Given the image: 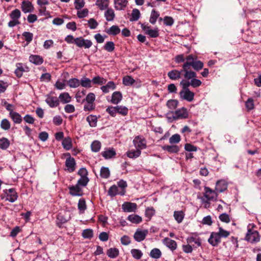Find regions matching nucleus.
Segmentation results:
<instances>
[{"instance_id": "nucleus-4", "label": "nucleus", "mask_w": 261, "mask_h": 261, "mask_svg": "<svg viewBox=\"0 0 261 261\" xmlns=\"http://www.w3.org/2000/svg\"><path fill=\"white\" fill-rule=\"evenodd\" d=\"M172 117L174 120L186 119L189 116L187 110L184 107L177 110L175 112H172Z\"/></svg>"}, {"instance_id": "nucleus-47", "label": "nucleus", "mask_w": 261, "mask_h": 261, "mask_svg": "<svg viewBox=\"0 0 261 261\" xmlns=\"http://www.w3.org/2000/svg\"><path fill=\"white\" fill-rule=\"evenodd\" d=\"M77 207L81 213H84L85 211L87 208L86 201L84 199L81 198L79 200Z\"/></svg>"}, {"instance_id": "nucleus-17", "label": "nucleus", "mask_w": 261, "mask_h": 261, "mask_svg": "<svg viewBox=\"0 0 261 261\" xmlns=\"http://www.w3.org/2000/svg\"><path fill=\"white\" fill-rule=\"evenodd\" d=\"M69 193L74 196H81L83 193L81 188L77 185L69 187Z\"/></svg>"}, {"instance_id": "nucleus-44", "label": "nucleus", "mask_w": 261, "mask_h": 261, "mask_svg": "<svg viewBox=\"0 0 261 261\" xmlns=\"http://www.w3.org/2000/svg\"><path fill=\"white\" fill-rule=\"evenodd\" d=\"M89 124L91 127H95L97 124V119L95 115H89L86 118Z\"/></svg>"}, {"instance_id": "nucleus-56", "label": "nucleus", "mask_w": 261, "mask_h": 261, "mask_svg": "<svg viewBox=\"0 0 261 261\" xmlns=\"http://www.w3.org/2000/svg\"><path fill=\"white\" fill-rule=\"evenodd\" d=\"M91 149L94 152H98L101 147V143L98 141H94L91 145Z\"/></svg>"}, {"instance_id": "nucleus-30", "label": "nucleus", "mask_w": 261, "mask_h": 261, "mask_svg": "<svg viewBox=\"0 0 261 261\" xmlns=\"http://www.w3.org/2000/svg\"><path fill=\"white\" fill-rule=\"evenodd\" d=\"M29 61L35 65H40L43 63V59L39 55H32L29 57Z\"/></svg>"}, {"instance_id": "nucleus-41", "label": "nucleus", "mask_w": 261, "mask_h": 261, "mask_svg": "<svg viewBox=\"0 0 261 261\" xmlns=\"http://www.w3.org/2000/svg\"><path fill=\"white\" fill-rule=\"evenodd\" d=\"M106 32L108 34L110 35L115 36L120 33V29L117 25H114L110 28Z\"/></svg>"}, {"instance_id": "nucleus-50", "label": "nucleus", "mask_w": 261, "mask_h": 261, "mask_svg": "<svg viewBox=\"0 0 261 261\" xmlns=\"http://www.w3.org/2000/svg\"><path fill=\"white\" fill-rule=\"evenodd\" d=\"M122 82L125 86H131L135 82V80L130 76L126 75L123 78Z\"/></svg>"}, {"instance_id": "nucleus-59", "label": "nucleus", "mask_w": 261, "mask_h": 261, "mask_svg": "<svg viewBox=\"0 0 261 261\" xmlns=\"http://www.w3.org/2000/svg\"><path fill=\"white\" fill-rule=\"evenodd\" d=\"M180 140L181 138L179 135L177 134H174L169 138V143L170 144H176L179 143Z\"/></svg>"}, {"instance_id": "nucleus-40", "label": "nucleus", "mask_w": 261, "mask_h": 261, "mask_svg": "<svg viewBox=\"0 0 261 261\" xmlns=\"http://www.w3.org/2000/svg\"><path fill=\"white\" fill-rule=\"evenodd\" d=\"M62 146L64 149L69 150L72 147L71 139L69 137L64 138L62 143Z\"/></svg>"}, {"instance_id": "nucleus-37", "label": "nucleus", "mask_w": 261, "mask_h": 261, "mask_svg": "<svg viewBox=\"0 0 261 261\" xmlns=\"http://www.w3.org/2000/svg\"><path fill=\"white\" fill-rule=\"evenodd\" d=\"M92 85H103L107 82V80L99 75L94 76L92 79Z\"/></svg>"}, {"instance_id": "nucleus-38", "label": "nucleus", "mask_w": 261, "mask_h": 261, "mask_svg": "<svg viewBox=\"0 0 261 261\" xmlns=\"http://www.w3.org/2000/svg\"><path fill=\"white\" fill-rule=\"evenodd\" d=\"M119 250L116 248H111L107 251V255L111 258H115L119 255Z\"/></svg>"}, {"instance_id": "nucleus-3", "label": "nucleus", "mask_w": 261, "mask_h": 261, "mask_svg": "<svg viewBox=\"0 0 261 261\" xmlns=\"http://www.w3.org/2000/svg\"><path fill=\"white\" fill-rule=\"evenodd\" d=\"M2 199H5L6 201L14 202L17 198L18 195L14 189H6L4 191V195L1 196Z\"/></svg>"}, {"instance_id": "nucleus-61", "label": "nucleus", "mask_w": 261, "mask_h": 261, "mask_svg": "<svg viewBox=\"0 0 261 261\" xmlns=\"http://www.w3.org/2000/svg\"><path fill=\"white\" fill-rule=\"evenodd\" d=\"M1 126L4 130H8L11 126L10 123L7 119H3L1 121Z\"/></svg>"}, {"instance_id": "nucleus-27", "label": "nucleus", "mask_w": 261, "mask_h": 261, "mask_svg": "<svg viewBox=\"0 0 261 261\" xmlns=\"http://www.w3.org/2000/svg\"><path fill=\"white\" fill-rule=\"evenodd\" d=\"M101 154L105 159H110L116 155V151L114 148H110L102 152Z\"/></svg>"}, {"instance_id": "nucleus-1", "label": "nucleus", "mask_w": 261, "mask_h": 261, "mask_svg": "<svg viewBox=\"0 0 261 261\" xmlns=\"http://www.w3.org/2000/svg\"><path fill=\"white\" fill-rule=\"evenodd\" d=\"M10 17L11 19L8 24V25L10 28H13L16 25L20 23L19 19L21 16V12L18 9H15L13 10L9 14Z\"/></svg>"}, {"instance_id": "nucleus-33", "label": "nucleus", "mask_w": 261, "mask_h": 261, "mask_svg": "<svg viewBox=\"0 0 261 261\" xmlns=\"http://www.w3.org/2000/svg\"><path fill=\"white\" fill-rule=\"evenodd\" d=\"M122 98V95L120 92H114L112 95L111 102L113 104H117L121 100Z\"/></svg>"}, {"instance_id": "nucleus-29", "label": "nucleus", "mask_w": 261, "mask_h": 261, "mask_svg": "<svg viewBox=\"0 0 261 261\" xmlns=\"http://www.w3.org/2000/svg\"><path fill=\"white\" fill-rule=\"evenodd\" d=\"M10 116L15 123H20L22 120L21 115L17 112L11 111L10 112Z\"/></svg>"}, {"instance_id": "nucleus-13", "label": "nucleus", "mask_w": 261, "mask_h": 261, "mask_svg": "<svg viewBox=\"0 0 261 261\" xmlns=\"http://www.w3.org/2000/svg\"><path fill=\"white\" fill-rule=\"evenodd\" d=\"M194 93L189 89L182 90L180 92L181 98L188 101H192L194 99Z\"/></svg>"}, {"instance_id": "nucleus-52", "label": "nucleus", "mask_w": 261, "mask_h": 261, "mask_svg": "<svg viewBox=\"0 0 261 261\" xmlns=\"http://www.w3.org/2000/svg\"><path fill=\"white\" fill-rule=\"evenodd\" d=\"M103 48L108 52H112L115 49V44L112 41H108L103 46Z\"/></svg>"}, {"instance_id": "nucleus-64", "label": "nucleus", "mask_w": 261, "mask_h": 261, "mask_svg": "<svg viewBox=\"0 0 261 261\" xmlns=\"http://www.w3.org/2000/svg\"><path fill=\"white\" fill-rule=\"evenodd\" d=\"M88 23L89 27L91 29H96L98 25L97 21L94 18H90L88 21Z\"/></svg>"}, {"instance_id": "nucleus-39", "label": "nucleus", "mask_w": 261, "mask_h": 261, "mask_svg": "<svg viewBox=\"0 0 261 261\" xmlns=\"http://www.w3.org/2000/svg\"><path fill=\"white\" fill-rule=\"evenodd\" d=\"M173 216L176 222L178 223H180L184 218L185 214L182 211H175Z\"/></svg>"}, {"instance_id": "nucleus-21", "label": "nucleus", "mask_w": 261, "mask_h": 261, "mask_svg": "<svg viewBox=\"0 0 261 261\" xmlns=\"http://www.w3.org/2000/svg\"><path fill=\"white\" fill-rule=\"evenodd\" d=\"M182 75L181 69L178 70L176 69H173L168 72V76L170 79L172 80H176L181 77Z\"/></svg>"}, {"instance_id": "nucleus-25", "label": "nucleus", "mask_w": 261, "mask_h": 261, "mask_svg": "<svg viewBox=\"0 0 261 261\" xmlns=\"http://www.w3.org/2000/svg\"><path fill=\"white\" fill-rule=\"evenodd\" d=\"M116 87V85L114 82L110 81L105 86H101L100 89L103 93H107L109 92L110 90L115 89Z\"/></svg>"}, {"instance_id": "nucleus-7", "label": "nucleus", "mask_w": 261, "mask_h": 261, "mask_svg": "<svg viewBox=\"0 0 261 261\" xmlns=\"http://www.w3.org/2000/svg\"><path fill=\"white\" fill-rule=\"evenodd\" d=\"M76 41V45L79 47L89 48L92 45V42L91 40L84 39L82 37H77Z\"/></svg>"}, {"instance_id": "nucleus-5", "label": "nucleus", "mask_w": 261, "mask_h": 261, "mask_svg": "<svg viewBox=\"0 0 261 261\" xmlns=\"http://www.w3.org/2000/svg\"><path fill=\"white\" fill-rule=\"evenodd\" d=\"M71 218L69 212H64L63 214L60 213L57 218V225L61 227L62 225L68 222Z\"/></svg>"}, {"instance_id": "nucleus-58", "label": "nucleus", "mask_w": 261, "mask_h": 261, "mask_svg": "<svg viewBox=\"0 0 261 261\" xmlns=\"http://www.w3.org/2000/svg\"><path fill=\"white\" fill-rule=\"evenodd\" d=\"M116 108L117 113L123 116H125L128 113V109L124 106H117Z\"/></svg>"}, {"instance_id": "nucleus-46", "label": "nucleus", "mask_w": 261, "mask_h": 261, "mask_svg": "<svg viewBox=\"0 0 261 261\" xmlns=\"http://www.w3.org/2000/svg\"><path fill=\"white\" fill-rule=\"evenodd\" d=\"M130 253L133 257L136 259H140L143 256L142 252L139 249H133Z\"/></svg>"}, {"instance_id": "nucleus-16", "label": "nucleus", "mask_w": 261, "mask_h": 261, "mask_svg": "<svg viewBox=\"0 0 261 261\" xmlns=\"http://www.w3.org/2000/svg\"><path fill=\"white\" fill-rule=\"evenodd\" d=\"M221 238L217 232H213L211 233L210 238L208 240V243L213 246H217L220 242Z\"/></svg>"}, {"instance_id": "nucleus-32", "label": "nucleus", "mask_w": 261, "mask_h": 261, "mask_svg": "<svg viewBox=\"0 0 261 261\" xmlns=\"http://www.w3.org/2000/svg\"><path fill=\"white\" fill-rule=\"evenodd\" d=\"M80 85L84 88H90L92 87V80L87 77H83L80 80Z\"/></svg>"}, {"instance_id": "nucleus-20", "label": "nucleus", "mask_w": 261, "mask_h": 261, "mask_svg": "<svg viewBox=\"0 0 261 261\" xmlns=\"http://www.w3.org/2000/svg\"><path fill=\"white\" fill-rule=\"evenodd\" d=\"M114 7L117 10H124L128 4L127 0H114Z\"/></svg>"}, {"instance_id": "nucleus-19", "label": "nucleus", "mask_w": 261, "mask_h": 261, "mask_svg": "<svg viewBox=\"0 0 261 261\" xmlns=\"http://www.w3.org/2000/svg\"><path fill=\"white\" fill-rule=\"evenodd\" d=\"M65 165L67 170L69 172H72L75 170V162L73 158L69 157L66 160Z\"/></svg>"}, {"instance_id": "nucleus-11", "label": "nucleus", "mask_w": 261, "mask_h": 261, "mask_svg": "<svg viewBox=\"0 0 261 261\" xmlns=\"http://www.w3.org/2000/svg\"><path fill=\"white\" fill-rule=\"evenodd\" d=\"M148 233V231L146 229L141 230L138 229L134 233V238L136 241L141 242L145 239Z\"/></svg>"}, {"instance_id": "nucleus-18", "label": "nucleus", "mask_w": 261, "mask_h": 261, "mask_svg": "<svg viewBox=\"0 0 261 261\" xmlns=\"http://www.w3.org/2000/svg\"><path fill=\"white\" fill-rule=\"evenodd\" d=\"M163 243L171 250L174 251L177 248V243L169 238H165L163 240Z\"/></svg>"}, {"instance_id": "nucleus-57", "label": "nucleus", "mask_w": 261, "mask_h": 261, "mask_svg": "<svg viewBox=\"0 0 261 261\" xmlns=\"http://www.w3.org/2000/svg\"><path fill=\"white\" fill-rule=\"evenodd\" d=\"M22 35L24 38L25 40L27 42V44L30 43L33 40V34L31 32H24L22 33Z\"/></svg>"}, {"instance_id": "nucleus-34", "label": "nucleus", "mask_w": 261, "mask_h": 261, "mask_svg": "<svg viewBox=\"0 0 261 261\" xmlns=\"http://www.w3.org/2000/svg\"><path fill=\"white\" fill-rule=\"evenodd\" d=\"M162 149L164 150H166L170 153H177L178 152L180 148L179 146L177 145H164L162 146Z\"/></svg>"}, {"instance_id": "nucleus-45", "label": "nucleus", "mask_w": 261, "mask_h": 261, "mask_svg": "<svg viewBox=\"0 0 261 261\" xmlns=\"http://www.w3.org/2000/svg\"><path fill=\"white\" fill-rule=\"evenodd\" d=\"M68 84L70 88H75L80 85V81L76 78H72L68 81Z\"/></svg>"}, {"instance_id": "nucleus-62", "label": "nucleus", "mask_w": 261, "mask_h": 261, "mask_svg": "<svg viewBox=\"0 0 261 261\" xmlns=\"http://www.w3.org/2000/svg\"><path fill=\"white\" fill-rule=\"evenodd\" d=\"M89 180L88 177H81V178L78 180L76 185L80 187H85L89 182Z\"/></svg>"}, {"instance_id": "nucleus-12", "label": "nucleus", "mask_w": 261, "mask_h": 261, "mask_svg": "<svg viewBox=\"0 0 261 261\" xmlns=\"http://www.w3.org/2000/svg\"><path fill=\"white\" fill-rule=\"evenodd\" d=\"M217 196V193L215 191L212 190L208 187L204 188V197L207 201H212L216 199Z\"/></svg>"}, {"instance_id": "nucleus-43", "label": "nucleus", "mask_w": 261, "mask_h": 261, "mask_svg": "<svg viewBox=\"0 0 261 261\" xmlns=\"http://www.w3.org/2000/svg\"><path fill=\"white\" fill-rule=\"evenodd\" d=\"M149 255L151 258L159 259L161 257L162 252L159 249L153 248L151 250Z\"/></svg>"}, {"instance_id": "nucleus-15", "label": "nucleus", "mask_w": 261, "mask_h": 261, "mask_svg": "<svg viewBox=\"0 0 261 261\" xmlns=\"http://www.w3.org/2000/svg\"><path fill=\"white\" fill-rule=\"evenodd\" d=\"M137 206L135 203L125 202L122 205V208L124 212L130 213L135 212Z\"/></svg>"}, {"instance_id": "nucleus-54", "label": "nucleus", "mask_w": 261, "mask_h": 261, "mask_svg": "<svg viewBox=\"0 0 261 261\" xmlns=\"http://www.w3.org/2000/svg\"><path fill=\"white\" fill-rule=\"evenodd\" d=\"M166 105L169 109L173 110L177 107L178 101L175 99H170L167 101Z\"/></svg>"}, {"instance_id": "nucleus-23", "label": "nucleus", "mask_w": 261, "mask_h": 261, "mask_svg": "<svg viewBox=\"0 0 261 261\" xmlns=\"http://www.w3.org/2000/svg\"><path fill=\"white\" fill-rule=\"evenodd\" d=\"M197 57L196 56L193 55H190L186 57V62L184 63L182 67H189L192 65V64L197 60Z\"/></svg>"}, {"instance_id": "nucleus-9", "label": "nucleus", "mask_w": 261, "mask_h": 261, "mask_svg": "<svg viewBox=\"0 0 261 261\" xmlns=\"http://www.w3.org/2000/svg\"><path fill=\"white\" fill-rule=\"evenodd\" d=\"M187 243L191 244L194 249H196L201 245V240L197 236H191L187 239Z\"/></svg>"}, {"instance_id": "nucleus-22", "label": "nucleus", "mask_w": 261, "mask_h": 261, "mask_svg": "<svg viewBox=\"0 0 261 261\" xmlns=\"http://www.w3.org/2000/svg\"><path fill=\"white\" fill-rule=\"evenodd\" d=\"M109 4V0H96L95 2V5L101 11L108 9Z\"/></svg>"}, {"instance_id": "nucleus-63", "label": "nucleus", "mask_w": 261, "mask_h": 261, "mask_svg": "<svg viewBox=\"0 0 261 261\" xmlns=\"http://www.w3.org/2000/svg\"><path fill=\"white\" fill-rule=\"evenodd\" d=\"M93 231L90 229H85L82 232V236L84 238H91L93 237Z\"/></svg>"}, {"instance_id": "nucleus-31", "label": "nucleus", "mask_w": 261, "mask_h": 261, "mask_svg": "<svg viewBox=\"0 0 261 261\" xmlns=\"http://www.w3.org/2000/svg\"><path fill=\"white\" fill-rule=\"evenodd\" d=\"M59 100L62 103H67L71 101V97L69 95L67 92H64L61 93L58 97Z\"/></svg>"}, {"instance_id": "nucleus-35", "label": "nucleus", "mask_w": 261, "mask_h": 261, "mask_svg": "<svg viewBox=\"0 0 261 261\" xmlns=\"http://www.w3.org/2000/svg\"><path fill=\"white\" fill-rule=\"evenodd\" d=\"M141 153L140 149H131L127 151L126 155L129 158L136 159L140 155Z\"/></svg>"}, {"instance_id": "nucleus-24", "label": "nucleus", "mask_w": 261, "mask_h": 261, "mask_svg": "<svg viewBox=\"0 0 261 261\" xmlns=\"http://www.w3.org/2000/svg\"><path fill=\"white\" fill-rule=\"evenodd\" d=\"M104 16L108 21H112L115 17V14L114 10L108 8L105 10Z\"/></svg>"}, {"instance_id": "nucleus-8", "label": "nucleus", "mask_w": 261, "mask_h": 261, "mask_svg": "<svg viewBox=\"0 0 261 261\" xmlns=\"http://www.w3.org/2000/svg\"><path fill=\"white\" fill-rule=\"evenodd\" d=\"M45 102L50 108L57 107L60 103V101L57 97L50 95L46 96Z\"/></svg>"}, {"instance_id": "nucleus-26", "label": "nucleus", "mask_w": 261, "mask_h": 261, "mask_svg": "<svg viewBox=\"0 0 261 261\" xmlns=\"http://www.w3.org/2000/svg\"><path fill=\"white\" fill-rule=\"evenodd\" d=\"M143 29L145 31L146 34L148 35L150 37L156 38L159 35L158 29L152 30L149 27H144Z\"/></svg>"}, {"instance_id": "nucleus-42", "label": "nucleus", "mask_w": 261, "mask_h": 261, "mask_svg": "<svg viewBox=\"0 0 261 261\" xmlns=\"http://www.w3.org/2000/svg\"><path fill=\"white\" fill-rule=\"evenodd\" d=\"M127 220H128L130 222L135 224L140 223L142 219L141 217L137 215H130L127 217Z\"/></svg>"}, {"instance_id": "nucleus-51", "label": "nucleus", "mask_w": 261, "mask_h": 261, "mask_svg": "<svg viewBox=\"0 0 261 261\" xmlns=\"http://www.w3.org/2000/svg\"><path fill=\"white\" fill-rule=\"evenodd\" d=\"M140 17V12L137 9H134L132 10L130 21H137Z\"/></svg>"}, {"instance_id": "nucleus-48", "label": "nucleus", "mask_w": 261, "mask_h": 261, "mask_svg": "<svg viewBox=\"0 0 261 261\" xmlns=\"http://www.w3.org/2000/svg\"><path fill=\"white\" fill-rule=\"evenodd\" d=\"M100 175L103 178H108L110 175V171L108 168L102 167L100 169Z\"/></svg>"}, {"instance_id": "nucleus-2", "label": "nucleus", "mask_w": 261, "mask_h": 261, "mask_svg": "<svg viewBox=\"0 0 261 261\" xmlns=\"http://www.w3.org/2000/svg\"><path fill=\"white\" fill-rule=\"evenodd\" d=\"M245 240L251 243H256L259 241L260 236L257 231L248 228Z\"/></svg>"}, {"instance_id": "nucleus-10", "label": "nucleus", "mask_w": 261, "mask_h": 261, "mask_svg": "<svg viewBox=\"0 0 261 261\" xmlns=\"http://www.w3.org/2000/svg\"><path fill=\"white\" fill-rule=\"evenodd\" d=\"M21 9L24 13L32 12L34 10L33 5L28 0H24L22 1Z\"/></svg>"}, {"instance_id": "nucleus-60", "label": "nucleus", "mask_w": 261, "mask_h": 261, "mask_svg": "<svg viewBox=\"0 0 261 261\" xmlns=\"http://www.w3.org/2000/svg\"><path fill=\"white\" fill-rule=\"evenodd\" d=\"M118 189L117 186L113 185L108 190V194L111 196H114L118 194Z\"/></svg>"}, {"instance_id": "nucleus-14", "label": "nucleus", "mask_w": 261, "mask_h": 261, "mask_svg": "<svg viewBox=\"0 0 261 261\" xmlns=\"http://www.w3.org/2000/svg\"><path fill=\"white\" fill-rule=\"evenodd\" d=\"M181 69L182 75L185 80H192L193 78L196 77V73L194 71L189 70V67H182Z\"/></svg>"}, {"instance_id": "nucleus-36", "label": "nucleus", "mask_w": 261, "mask_h": 261, "mask_svg": "<svg viewBox=\"0 0 261 261\" xmlns=\"http://www.w3.org/2000/svg\"><path fill=\"white\" fill-rule=\"evenodd\" d=\"M16 69L15 70V73L18 77H20L23 74V72L25 71V69L23 65L21 63H18L16 64Z\"/></svg>"}, {"instance_id": "nucleus-55", "label": "nucleus", "mask_w": 261, "mask_h": 261, "mask_svg": "<svg viewBox=\"0 0 261 261\" xmlns=\"http://www.w3.org/2000/svg\"><path fill=\"white\" fill-rule=\"evenodd\" d=\"M159 16V14L155 10H152L151 13L149 21L152 24H154L156 21L157 18Z\"/></svg>"}, {"instance_id": "nucleus-53", "label": "nucleus", "mask_w": 261, "mask_h": 261, "mask_svg": "<svg viewBox=\"0 0 261 261\" xmlns=\"http://www.w3.org/2000/svg\"><path fill=\"white\" fill-rule=\"evenodd\" d=\"M191 66L194 70L199 71L203 67V63L201 61L196 60Z\"/></svg>"}, {"instance_id": "nucleus-28", "label": "nucleus", "mask_w": 261, "mask_h": 261, "mask_svg": "<svg viewBox=\"0 0 261 261\" xmlns=\"http://www.w3.org/2000/svg\"><path fill=\"white\" fill-rule=\"evenodd\" d=\"M227 187L224 180H219L217 182L215 190L217 192L221 193L224 192Z\"/></svg>"}, {"instance_id": "nucleus-49", "label": "nucleus", "mask_w": 261, "mask_h": 261, "mask_svg": "<svg viewBox=\"0 0 261 261\" xmlns=\"http://www.w3.org/2000/svg\"><path fill=\"white\" fill-rule=\"evenodd\" d=\"M10 145V141L6 138H2L0 139V148L2 149H6Z\"/></svg>"}, {"instance_id": "nucleus-6", "label": "nucleus", "mask_w": 261, "mask_h": 261, "mask_svg": "<svg viewBox=\"0 0 261 261\" xmlns=\"http://www.w3.org/2000/svg\"><path fill=\"white\" fill-rule=\"evenodd\" d=\"M133 143L136 149H140V150L145 149L146 147V141L145 139L140 136L136 137L133 140Z\"/></svg>"}]
</instances>
